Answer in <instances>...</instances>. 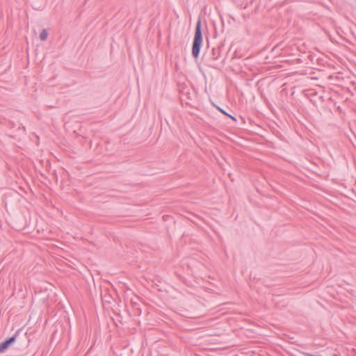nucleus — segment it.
<instances>
[{"instance_id": "f257e3e1", "label": "nucleus", "mask_w": 356, "mask_h": 356, "mask_svg": "<svg viewBox=\"0 0 356 356\" xmlns=\"http://www.w3.org/2000/svg\"><path fill=\"white\" fill-rule=\"evenodd\" d=\"M202 43V21L199 18L196 23L195 35L192 46V55L194 58H197L200 55Z\"/></svg>"}, {"instance_id": "f03ea898", "label": "nucleus", "mask_w": 356, "mask_h": 356, "mask_svg": "<svg viewBox=\"0 0 356 356\" xmlns=\"http://www.w3.org/2000/svg\"><path fill=\"white\" fill-rule=\"evenodd\" d=\"M21 331L22 329H18L13 336L0 343V353L5 352L15 341L17 337Z\"/></svg>"}, {"instance_id": "7ed1b4c3", "label": "nucleus", "mask_w": 356, "mask_h": 356, "mask_svg": "<svg viewBox=\"0 0 356 356\" xmlns=\"http://www.w3.org/2000/svg\"><path fill=\"white\" fill-rule=\"evenodd\" d=\"M220 56V50L219 47H214L212 49V59L216 60L219 58Z\"/></svg>"}, {"instance_id": "20e7f679", "label": "nucleus", "mask_w": 356, "mask_h": 356, "mask_svg": "<svg viewBox=\"0 0 356 356\" xmlns=\"http://www.w3.org/2000/svg\"><path fill=\"white\" fill-rule=\"evenodd\" d=\"M215 107L217 108L218 111H219L221 113L229 117L231 119H232L234 121H236V119L231 115H229L226 111H225L222 108H221L220 107H219L218 106H216V105H214Z\"/></svg>"}, {"instance_id": "39448f33", "label": "nucleus", "mask_w": 356, "mask_h": 356, "mask_svg": "<svg viewBox=\"0 0 356 356\" xmlns=\"http://www.w3.org/2000/svg\"><path fill=\"white\" fill-rule=\"evenodd\" d=\"M47 35H48V33H47V30L43 29L40 34V38L41 40L44 41L47 38Z\"/></svg>"}]
</instances>
